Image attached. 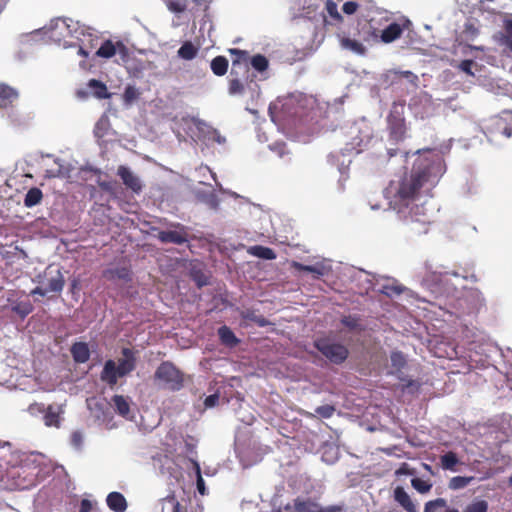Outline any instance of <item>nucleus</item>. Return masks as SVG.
<instances>
[{"mask_svg": "<svg viewBox=\"0 0 512 512\" xmlns=\"http://www.w3.org/2000/svg\"><path fill=\"white\" fill-rule=\"evenodd\" d=\"M439 168V164L428 159H418L410 174H405L398 181H392L389 185V193L393 195L396 205L408 208L414 202L421 200L420 189L431 181L433 172Z\"/></svg>", "mask_w": 512, "mask_h": 512, "instance_id": "f257e3e1", "label": "nucleus"}, {"mask_svg": "<svg viewBox=\"0 0 512 512\" xmlns=\"http://www.w3.org/2000/svg\"><path fill=\"white\" fill-rule=\"evenodd\" d=\"M387 128L390 138L395 141H402L406 137L407 125L405 120V101H395L392 103L390 112L387 116Z\"/></svg>", "mask_w": 512, "mask_h": 512, "instance_id": "f03ea898", "label": "nucleus"}, {"mask_svg": "<svg viewBox=\"0 0 512 512\" xmlns=\"http://www.w3.org/2000/svg\"><path fill=\"white\" fill-rule=\"evenodd\" d=\"M154 377L172 391H179L184 386L183 373L169 361H164L158 366Z\"/></svg>", "mask_w": 512, "mask_h": 512, "instance_id": "7ed1b4c3", "label": "nucleus"}, {"mask_svg": "<svg viewBox=\"0 0 512 512\" xmlns=\"http://www.w3.org/2000/svg\"><path fill=\"white\" fill-rule=\"evenodd\" d=\"M371 22L367 23L368 29L363 31L362 34V39L366 42L371 40L378 41L380 39L383 43H391L400 38L404 30L400 24L393 22L380 32L372 26Z\"/></svg>", "mask_w": 512, "mask_h": 512, "instance_id": "20e7f679", "label": "nucleus"}, {"mask_svg": "<svg viewBox=\"0 0 512 512\" xmlns=\"http://www.w3.org/2000/svg\"><path fill=\"white\" fill-rule=\"evenodd\" d=\"M318 351H320L332 363H343L349 354L348 349L339 343H334L327 338L317 339L314 343Z\"/></svg>", "mask_w": 512, "mask_h": 512, "instance_id": "39448f33", "label": "nucleus"}, {"mask_svg": "<svg viewBox=\"0 0 512 512\" xmlns=\"http://www.w3.org/2000/svg\"><path fill=\"white\" fill-rule=\"evenodd\" d=\"M426 202H414L408 207L409 216L408 219L412 224H419L420 228H415L418 232H427L428 226L432 223V215L429 210L425 207Z\"/></svg>", "mask_w": 512, "mask_h": 512, "instance_id": "423d86ee", "label": "nucleus"}, {"mask_svg": "<svg viewBox=\"0 0 512 512\" xmlns=\"http://www.w3.org/2000/svg\"><path fill=\"white\" fill-rule=\"evenodd\" d=\"M171 227L174 230H162L157 234V239L162 243H172L176 245H182L188 242L189 233L188 228L180 223H172Z\"/></svg>", "mask_w": 512, "mask_h": 512, "instance_id": "0eeeda50", "label": "nucleus"}, {"mask_svg": "<svg viewBox=\"0 0 512 512\" xmlns=\"http://www.w3.org/2000/svg\"><path fill=\"white\" fill-rule=\"evenodd\" d=\"M28 470L27 466H20L10 470L9 475L14 480L15 488L24 490L36 485V474Z\"/></svg>", "mask_w": 512, "mask_h": 512, "instance_id": "6e6552de", "label": "nucleus"}, {"mask_svg": "<svg viewBox=\"0 0 512 512\" xmlns=\"http://www.w3.org/2000/svg\"><path fill=\"white\" fill-rule=\"evenodd\" d=\"M229 53L233 56L231 75H238L239 73H249V55L247 51L240 49H229Z\"/></svg>", "mask_w": 512, "mask_h": 512, "instance_id": "1a4fd4ad", "label": "nucleus"}, {"mask_svg": "<svg viewBox=\"0 0 512 512\" xmlns=\"http://www.w3.org/2000/svg\"><path fill=\"white\" fill-rule=\"evenodd\" d=\"M117 175L121 178L126 188L132 190L135 193L141 192V180L128 167L123 165L119 166L117 170Z\"/></svg>", "mask_w": 512, "mask_h": 512, "instance_id": "9d476101", "label": "nucleus"}, {"mask_svg": "<svg viewBox=\"0 0 512 512\" xmlns=\"http://www.w3.org/2000/svg\"><path fill=\"white\" fill-rule=\"evenodd\" d=\"M50 37L57 42L71 35L70 25L64 18H56L49 25Z\"/></svg>", "mask_w": 512, "mask_h": 512, "instance_id": "9b49d317", "label": "nucleus"}, {"mask_svg": "<svg viewBox=\"0 0 512 512\" xmlns=\"http://www.w3.org/2000/svg\"><path fill=\"white\" fill-rule=\"evenodd\" d=\"M122 355L124 358L120 359L118 365H116L119 377H123L132 372L135 369L136 363V358L131 349L123 348Z\"/></svg>", "mask_w": 512, "mask_h": 512, "instance_id": "f8f14e48", "label": "nucleus"}, {"mask_svg": "<svg viewBox=\"0 0 512 512\" xmlns=\"http://www.w3.org/2000/svg\"><path fill=\"white\" fill-rule=\"evenodd\" d=\"M198 130L202 133V139L208 143L225 144L226 139L220 132L205 123L199 121L197 124Z\"/></svg>", "mask_w": 512, "mask_h": 512, "instance_id": "ddd939ff", "label": "nucleus"}, {"mask_svg": "<svg viewBox=\"0 0 512 512\" xmlns=\"http://www.w3.org/2000/svg\"><path fill=\"white\" fill-rule=\"evenodd\" d=\"M394 499L405 511L418 512L416 505L403 487L398 486L394 489Z\"/></svg>", "mask_w": 512, "mask_h": 512, "instance_id": "4468645a", "label": "nucleus"}, {"mask_svg": "<svg viewBox=\"0 0 512 512\" xmlns=\"http://www.w3.org/2000/svg\"><path fill=\"white\" fill-rule=\"evenodd\" d=\"M118 377L116 363L113 360H107L100 375L101 380L113 388L117 384Z\"/></svg>", "mask_w": 512, "mask_h": 512, "instance_id": "2eb2a0df", "label": "nucleus"}, {"mask_svg": "<svg viewBox=\"0 0 512 512\" xmlns=\"http://www.w3.org/2000/svg\"><path fill=\"white\" fill-rule=\"evenodd\" d=\"M73 360L76 363H86L90 358V350L88 344L85 342H75L70 348Z\"/></svg>", "mask_w": 512, "mask_h": 512, "instance_id": "dca6fc26", "label": "nucleus"}, {"mask_svg": "<svg viewBox=\"0 0 512 512\" xmlns=\"http://www.w3.org/2000/svg\"><path fill=\"white\" fill-rule=\"evenodd\" d=\"M107 506L114 512H124L127 509L125 497L119 492H111L108 494Z\"/></svg>", "mask_w": 512, "mask_h": 512, "instance_id": "f3484780", "label": "nucleus"}, {"mask_svg": "<svg viewBox=\"0 0 512 512\" xmlns=\"http://www.w3.org/2000/svg\"><path fill=\"white\" fill-rule=\"evenodd\" d=\"M18 93L12 87L0 84V107L6 108L17 99Z\"/></svg>", "mask_w": 512, "mask_h": 512, "instance_id": "a211bd4d", "label": "nucleus"}, {"mask_svg": "<svg viewBox=\"0 0 512 512\" xmlns=\"http://www.w3.org/2000/svg\"><path fill=\"white\" fill-rule=\"evenodd\" d=\"M294 511L296 512H320V504L310 498L294 499Z\"/></svg>", "mask_w": 512, "mask_h": 512, "instance_id": "6ab92c4d", "label": "nucleus"}, {"mask_svg": "<svg viewBox=\"0 0 512 512\" xmlns=\"http://www.w3.org/2000/svg\"><path fill=\"white\" fill-rule=\"evenodd\" d=\"M218 336L222 344L235 347L239 343V339L235 336L234 332L226 325L218 329Z\"/></svg>", "mask_w": 512, "mask_h": 512, "instance_id": "aec40b11", "label": "nucleus"}, {"mask_svg": "<svg viewBox=\"0 0 512 512\" xmlns=\"http://www.w3.org/2000/svg\"><path fill=\"white\" fill-rule=\"evenodd\" d=\"M248 253L252 256L265 260H274L276 258V253L273 249L262 245L251 246L248 249Z\"/></svg>", "mask_w": 512, "mask_h": 512, "instance_id": "412c9836", "label": "nucleus"}, {"mask_svg": "<svg viewBox=\"0 0 512 512\" xmlns=\"http://www.w3.org/2000/svg\"><path fill=\"white\" fill-rule=\"evenodd\" d=\"M88 87L91 89L92 94L98 99H106L110 97L106 85L96 79H91L88 82Z\"/></svg>", "mask_w": 512, "mask_h": 512, "instance_id": "4be33fe9", "label": "nucleus"}, {"mask_svg": "<svg viewBox=\"0 0 512 512\" xmlns=\"http://www.w3.org/2000/svg\"><path fill=\"white\" fill-rule=\"evenodd\" d=\"M178 56L184 60H192L198 54V47L191 41H186L177 51Z\"/></svg>", "mask_w": 512, "mask_h": 512, "instance_id": "5701e85b", "label": "nucleus"}, {"mask_svg": "<svg viewBox=\"0 0 512 512\" xmlns=\"http://www.w3.org/2000/svg\"><path fill=\"white\" fill-rule=\"evenodd\" d=\"M117 46L112 40H105L96 51V55L101 58L109 59L116 55Z\"/></svg>", "mask_w": 512, "mask_h": 512, "instance_id": "b1692460", "label": "nucleus"}, {"mask_svg": "<svg viewBox=\"0 0 512 512\" xmlns=\"http://www.w3.org/2000/svg\"><path fill=\"white\" fill-rule=\"evenodd\" d=\"M65 285L64 276L60 270L56 271V275L48 279L47 290L48 292L59 293L63 290Z\"/></svg>", "mask_w": 512, "mask_h": 512, "instance_id": "393cba45", "label": "nucleus"}, {"mask_svg": "<svg viewBox=\"0 0 512 512\" xmlns=\"http://www.w3.org/2000/svg\"><path fill=\"white\" fill-rule=\"evenodd\" d=\"M210 66L216 76H223L228 70V60L224 56H217L211 61Z\"/></svg>", "mask_w": 512, "mask_h": 512, "instance_id": "a878e982", "label": "nucleus"}, {"mask_svg": "<svg viewBox=\"0 0 512 512\" xmlns=\"http://www.w3.org/2000/svg\"><path fill=\"white\" fill-rule=\"evenodd\" d=\"M42 197H43L42 191L37 187H33V188L29 189L28 192L26 193L25 199H24V205L26 207H33L41 202Z\"/></svg>", "mask_w": 512, "mask_h": 512, "instance_id": "bb28decb", "label": "nucleus"}, {"mask_svg": "<svg viewBox=\"0 0 512 512\" xmlns=\"http://www.w3.org/2000/svg\"><path fill=\"white\" fill-rule=\"evenodd\" d=\"M441 467L444 470L455 471V466L459 463L456 453L449 451L440 457Z\"/></svg>", "mask_w": 512, "mask_h": 512, "instance_id": "cd10ccee", "label": "nucleus"}, {"mask_svg": "<svg viewBox=\"0 0 512 512\" xmlns=\"http://www.w3.org/2000/svg\"><path fill=\"white\" fill-rule=\"evenodd\" d=\"M112 403L121 416H127L130 412V406L127 400L122 395H114L112 397Z\"/></svg>", "mask_w": 512, "mask_h": 512, "instance_id": "c85d7f7f", "label": "nucleus"}, {"mask_svg": "<svg viewBox=\"0 0 512 512\" xmlns=\"http://www.w3.org/2000/svg\"><path fill=\"white\" fill-rule=\"evenodd\" d=\"M473 481V476H455L449 480L448 487L452 490H459L465 488Z\"/></svg>", "mask_w": 512, "mask_h": 512, "instance_id": "c756f323", "label": "nucleus"}, {"mask_svg": "<svg viewBox=\"0 0 512 512\" xmlns=\"http://www.w3.org/2000/svg\"><path fill=\"white\" fill-rule=\"evenodd\" d=\"M341 46L345 49L351 50L357 54H364L366 52L365 47L362 43L357 40L350 39L348 37L341 38Z\"/></svg>", "mask_w": 512, "mask_h": 512, "instance_id": "7c9ffc66", "label": "nucleus"}, {"mask_svg": "<svg viewBox=\"0 0 512 512\" xmlns=\"http://www.w3.org/2000/svg\"><path fill=\"white\" fill-rule=\"evenodd\" d=\"M241 317L245 320L256 323L260 327H265L269 324V321L262 315H257L253 310H246L241 313Z\"/></svg>", "mask_w": 512, "mask_h": 512, "instance_id": "2f4dec72", "label": "nucleus"}, {"mask_svg": "<svg viewBox=\"0 0 512 512\" xmlns=\"http://www.w3.org/2000/svg\"><path fill=\"white\" fill-rule=\"evenodd\" d=\"M130 270L122 267V268H116V269H109L104 272V276L108 279H122V280H130Z\"/></svg>", "mask_w": 512, "mask_h": 512, "instance_id": "473e14b6", "label": "nucleus"}, {"mask_svg": "<svg viewBox=\"0 0 512 512\" xmlns=\"http://www.w3.org/2000/svg\"><path fill=\"white\" fill-rule=\"evenodd\" d=\"M169 11L173 13H183L188 7V0H163Z\"/></svg>", "mask_w": 512, "mask_h": 512, "instance_id": "72a5a7b5", "label": "nucleus"}, {"mask_svg": "<svg viewBox=\"0 0 512 512\" xmlns=\"http://www.w3.org/2000/svg\"><path fill=\"white\" fill-rule=\"evenodd\" d=\"M488 502L483 499H475L469 503L463 512H488Z\"/></svg>", "mask_w": 512, "mask_h": 512, "instance_id": "f704fd0d", "label": "nucleus"}, {"mask_svg": "<svg viewBox=\"0 0 512 512\" xmlns=\"http://www.w3.org/2000/svg\"><path fill=\"white\" fill-rule=\"evenodd\" d=\"M60 416L59 413L55 412L52 406H49L45 415H44V423L48 427H60Z\"/></svg>", "mask_w": 512, "mask_h": 512, "instance_id": "c9c22d12", "label": "nucleus"}, {"mask_svg": "<svg viewBox=\"0 0 512 512\" xmlns=\"http://www.w3.org/2000/svg\"><path fill=\"white\" fill-rule=\"evenodd\" d=\"M12 311L23 319L33 311V306L29 301L18 302L12 306Z\"/></svg>", "mask_w": 512, "mask_h": 512, "instance_id": "e433bc0d", "label": "nucleus"}, {"mask_svg": "<svg viewBox=\"0 0 512 512\" xmlns=\"http://www.w3.org/2000/svg\"><path fill=\"white\" fill-rule=\"evenodd\" d=\"M190 276L198 287H203L209 284L208 277L201 269L193 267L190 271Z\"/></svg>", "mask_w": 512, "mask_h": 512, "instance_id": "4c0bfd02", "label": "nucleus"}, {"mask_svg": "<svg viewBox=\"0 0 512 512\" xmlns=\"http://www.w3.org/2000/svg\"><path fill=\"white\" fill-rule=\"evenodd\" d=\"M392 367L397 371H400L405 367L407 360L405 355L401 351H393L390 355Z\"/></svg>", "mask_w": 512, "mask_h": 512, "instance_id": "58836bf2", "label": "nucleus"}, {"mask_svg": "<svg viewBox=\"0 0 512 512\" xmlns=\"http://www.w3.org/2000/svg\"><path fill=\"white\" fill-rule=\"evenodd\" d=\"M250 64L255 70L263 72L268 68L269 62L265 56L257 54L251 58Z\"/></svg>", "mask_w": 512, "mask_h": 512, "instance_id": "ea45409f", "label": "nucleus"}, {"mask_svg": "<svg viewBox=\"0 0 512 512\" xmlns=\"http://www.w3.org/2000/svg\"><path fill=\"white\" fill-rule=\"evenodd\" d=\"M411 485L415 490H417L421 494L428 493L432 488L431 483L417 477L411 480Z\"/></svg>", "mask_w": 512, "mask_h": 512, "instance_id": "a19ab883", "label": "nucleus"}, {"mask_svg": "<svg viewBox=\"0 0 512 512\" xmlns=\"http://www.w3.org/2000/svg\"><path fill=\"white\" fill-rule=\"evenodd\" d=\"M447 505V501L444 498H437L426 502L424 512H436L439 508H444Z\"/></svg>", "mask_w": 512, "mask_h": 512, "instance_id": "79ce46f5", "label": "nucleus"}, {"mask_svg": "<svg viewBox=\"0 0 512 512\" xmlns=\"http://www.w3.org/2000/svg\"><path fill=\"white\" fill-rule=\"evenodd\" d=\"M403 290L404 288L400 285L387 284L383 285L381 292L388 297H393L402 294Z\"/></svg>", "mask_w": 512, "mask_h": 512, "instance_id": "37998d69", "label": "nucleus"}, {"mask_svg": "<svg viewBox=\"0 0 512 512\" xmlns=\"http://www.w3.org/2000/svg\"><path fill=\"white\" fill-rule=\"evenodd\" d=\"M326 10H327L328 14L336 21L340 22L343 20L341 14L338 12L337 4L335 2H333L332 0L327 1Z\"/></svg>", "mask_w": 512, "mask_h": 512, "instance_id": "c03bdc74", "label": "nucleus"}, {"mask_svg": "<svg viewBox=\"0 0 512 512\" xmlns=\"http://www.w3.org/2000/svg\"><path fill=\"white\" fill-rule=\"evenodd\" d=\"M315 412L322 418H330L335 412V407L329 404H325L317 407Z\"/></svg>", "mask_w": 512, "mask_h": 512, "instance_id": "a18cd8bd", "label": "nucleus"}, {"mask_svg": "<svg viewBox=\"0 0 512 512\" xmlns=\"http://www.w3.org/2000/svg\"><path fill=\"white\" fill-rule=\"evenodd\" d=\"M244 91V85L238 78H232L229 82V92L231 94L242 93Z\"/></svg>", "mask_w": 512, "mask_h": 512, "instance_id": "49530a36", "label": "nucleus"}, {"mask_svg": "<svg viewBox=\"0 0 512 512\" xmlns=\"http://www.w3.org/2000/svg\"><path fill=\"white\" fill-rule=\"evenodd\" d=\"M70 443L76 449H81L83 444V435L80 431L72 432L70 436Z\"/></svg>", "mask_w": 512, "mask_h": 512, "instance_id": "de8ad7c7", "label": "nucleus"}, {"mask_svg": "<svg viewBox=\"0 0 512 512\" xmlns=\"http://www.w3.org/2000/svg\"><path fill=\"white\" fill-rule=\"evenodd\" d=\"M107 126H108L107 120H105V121L100 120L99 122H97V124L95 126V130H94L95 136L98 138L104 137L106 135Z\"/></svg>", "mask_w": 512, "mask_h": 512, "instance_id": "09e8293b", "label": "nucleus"}, {"mask_svg": "<svg viewBox=\"0 0 512 512\" xmlns=\"http://www.w3.org/2000/svg\"><path fill=\"white\" fill-rule=\"evenodd\" d=\"M117 46V53L120 55V58L123 62H126L129 58V49L126 47V45L122 41L116 42Z\"/></svg>", "mask_w": 512, "mask_h": 512, "instance_id": "8fccbe9b", "label": "nucleus"}, {"mask_svg": "<svg viewBox=\"0 0 512 512\" xmlns=\"http://www.w3.org/2000/svg\"><path fill=\"white\" fill-rule=\"evenodd\" d=\"M293 266L299 270V271H304V272H310V273H316L318 275H321V271L320 269H318L317 267L315 266H310V265H304V264H301V263H298V262H294L293 263Z\"/></svg>", "mask_w": 512, "mask_h": 512, "instance_id": "3c124183", "label": "nucleus"}, {"mask_svg": "<svg viewBox=\"0 0 512 512\" xmlns=\"http://www.w3.org/2000/svg\"><path fill=\"white\" fill-rule=\"evenodd\" d=\"M359 8V4L354 1H347L342 6V11L347 15L354 14Z\"/></svg>", "mask_w": 512, "mask_h": 512, "instance_id": "603ef678", "label": "nucleus"}, {"mask_svg": "<svg viewBox=\"0 0 512 512\" xmlns=\"http://www.w3.org/2000/svg\"><path fill=\"white\" fill-rule=\"evenodd\" d=\"M342 324L350 330H355L359 327L358 319L352 316L344 317Z\"/></svg>", "mask_w": 512, "mask_h": 512, "instance_id": "864d4df0", "label": "nucleus"}, {"mask_svg": "<svg viewBox=\"0 0 512 512\" xmlns=\"http://www.w3.org/2000/svg\"><path fill=\"white\" fill-rule=\"evenodd\" d=\"M138 97V92L135 87L127 86L124 91V99L127 102H131Z\"/></svg>", "mask_w": 512, "mask_h": 512, "instance_id": "5fc2aeb1", "label": "nucleus"}, {"mask_svg": "<svg viewBox=\"0 0 512 512\" xmlns=\"http://www.w3.org/2000/svg\"><path fill=\"white\" fill-rule=\"evenodd\" d=\"M219 395L217 393L211 394L207 396L204 400V405L206 408H212L218 404Z\"/></svg>", "mask_w": 512, "mask_h": 512, "instance_id": "6e6d98bb", "label": "nucleus"}, {"mask_svg": "<svg viewBox=\"0 0 512 512\" xmlns=\"http://www.w3.org/2000/svg\"><path fill=\"white\" fill-rule=\"evenodd\" d=\"M495 125L496 127L502 131V133L506 136V137H510L512 135V130L510 128H508L504 121L502 119H497L495 121Z\"/></svg>", "mask_w": 512, "mask_h": 512, "instance_id": "4d7b16f0", "label": "nucleus"}, {"mask_svg": "<svg viewBox=\"0 0 512 512\" xmlns=\"http://www.w3.org/2000/svg\"><path fill=\"white\" fill-rule=\"evenodd\" d=\"M197 473H198V477H197V490L198 492L201 494V495H204L205 492H206V489H205V483H204V480L201 476V473H200V469L199 467H197Z\"/></svg>", "mask_w": 512, "mask_h": 512, "instance_id": "13d9d810", "label": "nucleus"}, {"mask_svg": "<svg viewBox=\"0 0 512 512\" xmlns=\"http://www.w3.org/2000/svg\"><path fill=\"white\" fill-rule=\"evenodd\" d=\"M472 65H473L472 60H463L460 63L459 67L463 72L467 73L468 75H473V73L471 71Z\"/></svg>", "mask_w": 512, "mask_h": 512, "instance_id": "bf43d9fd", "label": "nucleus"}, {"mask_svg": "<svg viewBox=\"0 0 512 512\" xmlns=\"http://www.w3.org/2000/svg\"><path fill=\"white\" fill-rule=\"evenodd\" d=\"M413 471L410 469L407 463H402L401 466L396 470V475H411Z\"/></svg>", "mask_w": 512, "mask_h": 512, "instance_id": "052dcab7", "label": "nucleus"}, {"mask_svg": "<svg viewBox=\"0 0 512 512\" xmlns=\"http://www.w3.org/2000/svg\"><path fill=\"white\" fill-rule=\"evenodd\" d=\"M167 501L172 504V512H181L182 506L179 503V501L175 499L174 496L168 497Z\"/></svg>", "mask_w": 512, "mask_h": 512, "instance_id": "680f3d73", "label": "nucleus"}, {"mask_svg": "<svg viewBox=\"0 0 512 512\" xmlns=\"http://www.w3.org/2000/svg\"><path fill=\"white\" fill-rule=\"evenodd\" d=\"M92 510V503L88 499H83L80 504V510L79 512H91Z\"/></svg>", "mask_w": 512, "mask_h": 512, "instance_id": "e2e57ef3", "label": "nucleus"}, {"mask_svg": "<svg viewBox=\"0 0 512 512\" xmlns=\"http://www.w3.org/2000/svg\"><path fill=\"white\" fill-rule=\"evenodd\" d=\"M464 32L471 37H475L478 35V29L473 24H466Z\"/></svg>", "mask_w": 512, "mask_h": 512, "instance_id": "0e129e2a", "label": "nucleus"}, {"mask_svg": "<svg viewBox=\"0 0 512 512\" xmlns=\"http://www.w3.org/2000/svg\"><path fill=\"white\" fill-rule=\"evenodd\" d=\"M342 510L343 507L339 505H332L325 508L320 505V512H342Z\"/></svg>", "mask_w": 512, "mask_h": 512, "instance_id": "69168bd1", "label": "nucleus"}, {"mask_svg": "<svg viewBox=\"0 0 512 512\" xmlns=\"http://www.w3.org/2000/svg\"><path fill=\"white\" fill-rule=\"evenodd\" d=\"M504 30L505 34L512 35V19H507L504 21Z\"/></svg>", "mask_w": 512, "mask_h": 512, "instance_id": "338daca9", "label": "nucleus"}, {"mask_svg": "<svg viewBox=\"0 0 512 512\" xmlns=\"http://www.w3.org/2000/svg\"><path fill=\"white\" fill-rule=\"evenodd\" d=\"M503 43L512 51V35L504 34Z\"/></svg>", "mask_w": 512, "mask_h": 512, "instance_id": "774afa93", "label": "nucleus"}]
</instances>
